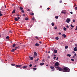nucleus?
Segmentation results:
<instances>
[{"label":"nucleus","mask_w":77,"mask_h":77,"mask_svg":"<svg viewBox=\"0 0 77 77\" xmlns=\"http://www.w3.org/2000/svg\"><path fill=\"white\" fill-rule=\"evenodd\" d=\"M56 68L57 69H58L57 70H58L59 71L63 72H69L70 70V69L66 67L61 68L59 66H57L56 67Z\"/></svg>","instance_id":"1"},{"label":"nucleus","mask_w":77,"mask_h":77,"mask_svg":"<svg viewBox=\"0 0 77 77\" xmlns=\"http://www.w3.org/2000/svg\"><path fill=\"white\" fill-rule=\"evenodd\" d=\"M60 65V64L58 63V62H56L55 64V66H54V67L55 68L56 66H58Z\"/></svg>","instance_id":"2"},{"label":"nucleus","mask_w":77,"mask_h":77,"mask_svg":"<svg viewBox=\"0 0 77 77\" xmlns=\"http://www.w3.org/2000/svg\"><path fill=\"white\" fill-rule=\"evenodd\" d=\"M50 68L52 69H51L52 71H54L55 70V69L54 67L52 66H50Z\"/></svg>","instance_id":"3"},{"label":"nucleus","mask_w":77,"mask_h":77,"mask_svg":"<svg viewBox=\"0 0 77 77\" xmlns=\"http://www.w3.org/2000/svg\"><path fill=\"white\" fill-rule=\"evenodd\" d=\"M70 21V19H68L66 20V22L67 23H69Z\"/></svg>","instance_id":"4"},{"label":"nucleus","mask_w":77,"mask_h":77,"mask_svg":"<svg viewBox=\"0 0 77 77\" xmlns=\"http://www.w3.org/2000/svg\"><path fill=\"white\" fill-rule=\"evenodd\" d=\"M16 66L17 67H20V66H22V65H16Z\"/></svg>","instance_id":"5"},{"label":"nucleus","mask_w":77,"mask_h":77,"mask_svg":"<svg viewBox=\"0 0 77 77\" xmlns=\"http://www.w3.org/2000/svg\"><path fill=\"white\" fill-rule=\"evenodd\" d=\"M34 55L36 56H37V54L36 52H35L34 53Z\"/></svg>","instance_id":"6"},{"label":"nucleus","mask_w":77,"mask_h":77,"mask_svg":"<svg viewBox=\"0 0 77 77\" xmlns=\"http://www.w3.org/2000/svg\"><path fill=\"white\" fill-rule=\"evenodd\" d=\"M74 50L75 51H77V47H75Z\"/></svg>","instance_id":"7"},{"label":"nucleus","mask_w":77,"mask_h":77,"mask_svg":"<svg viewBox=\"0 0 77 77\" xmlns=\"http://www.w3.org/2000/svg\"><path fill=\"white\" fill-rule=\"evenodd\" d=\"M14 20L16 21H19L17 17H15V18L14 19Z\"/></svg>","instance_id":"8"},{"label":"nucleus","mask_w":77,"mask_h":77,"mask_svg":"<svg viewBox=\"0 0 77 77\" xmlns=\"http://www.w3.org/2000/svg\"><path fill=\"white\" fill-rule=\"evenodd\" d=\"M61 14H66V12H65V11H62L61 12Z\"/></svg>","instance_id":"9"},{"label":"nucleus","mask_w":77,"mask_h":77,"mask_svg":"<svg viewBox=\"0 0 77 77\" xmlns=\"http://www.w3.org/2000/svg\"><path fill=\"white\" fill-rule=\"evenodd\" d=\"M16 46V44H13V45H12V47L14 48Z\"/></svg>","instance_id":"10"},{"label":"nucleus","mask_w":77,"mask_h":77,"mask_svg":"<svg viewBox=\"0 0 77 77\" xmlns=\"http://www.w3.org/2000/svg\"><path fill=\"white\" fill-rule=\"evenodd\" d=\"M62 37H64V38H65L66 37V35L65 34L62 35Z\"/></svg>","instance_id":"11"},{"label":"nucleus","mask_w":77,"mask_h":77,"mask_svg":"<svg viewBox=\"0 0 77 77\" xmlns=\"http://www.w3.org/2000/svg\"><path fill=\"white\" fill-rule=\"evenodd\" d=\"M44 64V63H40V66H42Z\"/></svg>","instance_id":"12"},{"label":"nucleus","mask_w":77,"mask_h":77,"mask_svg":"<svg viewBox=\"0 0 77 77\" xmlns=\"http://www.w3.org/2000/svg\"><path fill=\"white\" fill-rule=\"evenodd\" d=\"M15 10L14 9L13 11L12 12V13L13 14H14L15 13Z\"/></svg>","instance_id":"13"},{"label":"nucleus","mask_w":77,"mask_h":77,"mask_svg":"<svg viewBox=\"0 0 77 77\" xmlns=\"http://www.w3.org/2000/svg\"><path fill=\"white\" fill-rule=\"evenodd\" d=\"M54 53H57V50H54Z\"/></svg>","instance_id":"14"},{"label":"nucleus","mask_w":77,"mask_h":77,"mask_svg":"<svg viewBox=\"0 0 77 77\" xmlns=\"http://www.w3.org/2000/svg\"><path fill=\"white\" fill-rule=\"evenodd\" d=\"M66 56H67V57H71V55L70 54H67L66 55Z\"/></svg>","instance_id":"15"},{"label":"nucleus","mask_w":77,"mask_h":77,"mask_svg":"<svg viewBox=\"0 0 77 77\" xmlns=\"http://www.w3.org/2000/svg\"><path fill=\"white\" fill-rule=\"evenodd\" d=\"M55 18L56 19H58V18H59V16H55Z\"/></svg>","instance_id":"16"},{"label":"nucleus","mask_w":77,"mask_h":77,"mask_svg":"<svg viewBox=\"0 0 77 77\" xmlns=\"http://www.w3.org/2000/svg\"><path fill=\"white\" fill-rule=\"evenodd\" d=\"M27 67H28V66H23V67L24 69L26 68H27Z\"/></svg>","instance_id":"17"},{"label":"nucleus","mask_w":77,"mask_h":77,"mask_svg":"<svg viewBox=\"0 0 77 77\" xmlns=\"http://www.w3.org/2000/svg\"><path fill=\"white\" fill-rule=\"evenodd\" d=\"M30 60H33V58L32 57H30Z\"/></svg>","instance_id":"18"},{"label":"nucleus","mask_w":77,"mask_h":77,"mask_svg":"<svg viewBox=\"0 0 77 77\" xmlns=\"http://www.w3.org/2000/svg\"><path fill=\"white\" fill-rule=\"evenodd\" d=\"M39 60V58H37L36 60H35V62H37Z\"/></svg>","instance_id":"19"},{"label":"nucleus","mask_w":77,"mask_h":77,"mask_svg":"<svg viewBox=\"0 0 77 77\" xmlns=\"http://www.w3.org/2000/svg\"><path fill=\"white\" fill-rule=\"evenodd\" d=\"M14 49H12L11 50V52H14Z\"/></svg>","instance_id":"20"},{"label":"nucleus","mask_w":77,"mask_h":77,"mask_svg":"<svg viewBox=\"0 0 77 77\" xmlns=\"http://www.w3.org/2000/svg\"><path fill=\"white\" fill-rule=\"evenodd\" d=\"M55 39L57 40H59V38L57 37H56Z\"/></svg>","instance_id":"21"},{"label":"nucleus","mask_w":77,"mask_h":77,"mask_svg":"<svg viewBox=\"0 0 77 77\" xmlns=\"http://www.w3.org/2000/svg\"><path fill=\"white\" fill-rule=\"evenodd\" d=\"M30 14L31 15H32V16H33L34 15V13H31Z\"/></svg>","instance_id":"22"},{"label":"nucleus","mask_w":77,"mask_h":77,"mask_svg":"<svg viewBox=\"0 0 77 77\" xmlns=\"http://www.w3.org/2000/svg\"><path fill=\"white\" fill-rule=\"evenodd\" d=\"M35 45L36 46H39V45L38 44H37V43H36V44H35Z\"/></svg>","instance_id":"23"},{"label":"nucleus","mask_w":77,"mask_h":77,"mask_svg":"<svg viewBox=\"0 0 77 77\" xmlns=\"http://www.w3.org/2000/svg\"><path fill=\"white\" fill-rule=\"evenodd\" d=\"M25 20H29V19L28 17H26L25 19Z\"/></svg>","instance_id":"24"},{"label":"nucleus","mask_w":77,"mask_h":77,"mask_svg":"<svg viewBox=\"0 0 77 77\" xmlns=\"http://www.w3.org/2000/svg\"><path fill=\"white\" fill-rule=\"evenodd\" d=\"M33 70H37V69L36 68H33Z\"/></svg>","instance_id":"25"},{"label":"nucleus","mask_w":77,"mask_h":77,"mask_svg":"<svg viewBox=\"0 0 77 77\" xmlns=\"http://www.w3.org/2000/svg\"><path fill=\"white\" fill-rule=\"evenodd\" d=\"M65 49H67L68 48V46H66L65 47Z\"/></svg>","instance_id":"26"},{"label":"nucleus","mask_w":77,"mask_h":77,"mask_svg":"<svg viewBox=\"0 0 77 77\" xmlns=\"http://www.w3.org/2000/svg\"><path fill=\"white\" fill-rule=\"evenodd\" d=\"M6 38L7 39H9V37L8 36H7L6 37Z\"/></svg>","instance_id":"27"},{"label":"nucleus","mask_w":77,"mask_h":77,"mask_svg":"<svg viewBox=\"0 0 77 77\" xmlns=\"http://www.w3.org/2000/svg\"><path fill=\"white\" fill-rule=\"evenodd\" d=\"M70 26L71 27H72V28H74V26H73L72 24H71Z\"/></svg>","instance_id":"28"},{"label":"nucleus","mask_w":77,"mask_h":77,"mask_svg":"<svg viewBox=\"0 0 77 77\" xmlns=\"http://www.w3.org/2000/svg\"><path fill=\"white\" fill-rule=\"evenodd\" d=\"M35 18L34 17H33V18H32V20H35Z\"/></svg>","instance_id":"29"},{"label":"nucleus","mask_w":77,"mask_h":77,"mask_svg":"<svg viewBox=\"0 0 77 77\" xmlns=\"http://www.w3.org/2000/svg\"><path fill=\"white\" fill-rule=\"evenodd\" d=\"M63 29L65 31L66 30V29L65 27H64Z\"/></svg>","instance_id":"30"},{"label":"nucleus","mask_w":77,"mask_h":77,"mask_svg":"<svg viewBox=\"0 0 77 77\" xmlns=\"http://www.w3.org/2000/svg\"><path fill=\"white\" fill-rule=\"evenodd\" d=\"M51 25L52 26H54V23H52Z\"/></svg>","instance_id":"31"},{"label":"nucleus","mask_w":77,"mask_h":77,"mask_svg":"<svg viewBox=\"0 0 77 77\" xmlns=\"http://www.w3.org/2000/svg\"><path fill=\"white\" fill-rule=\"evenodd\" d=\"M20 10H23V8L22 7H20Z\"/></svg>","instance_id":"32"},{"label":"nucleus","mask_w":77,"mask_h":77,"mask_svg":"<svg viewBox=\"0 0 77 77\" xmlns=\"http://www.w3.org/2000/svg\"><path fill=\"white\" fill-rule=\"evenodd\" d=\"M17 19H18V20L20 19V17H19V16L17 17Z\"/></svg>","instance_id":"33"},{"label":"nucleus","mask_w":77,"mask_h":77,"mask_svg":"<svg viewBox=\"0 0 77 77\" xmlns=\"http://www.w3.org/2000/svg\"><path fill=\"white\" fill-rule=\"evenodd\" d=\"M66 27L67 28H69V26L68 25H66Z\"/></svg>","instance_id":"34"},{"label":"nucleus","mask_w":77,"mask_h":77,"mask_svg":"<svg viewBox=\"0 0 77 77\" xmlns=\"http://www.w3.org/2000/svg\"><path fill=\"white\" fill-rule=\"evenodd\" d=\"M71 60H72V61L74 62V60L73 59H71Z\"/></svg>","instance_id":"35"},{"label":"nucleus","mask_w":77,"mask_h":77,"mask_svg":"<svg viewBox=\"0 0 77 77\" xmlns=\"http://www.w3.org/2000/svg\"><path fill=\"white\" fill-rule=\"evenodd\" d=\"M15 64H11V66H15Z\"/></svg>","instance_id":"36"},{"label":"nucleus","mask_w":77,"mask_h":77,"mask_svg":"<svg viewBox=\"0 0 77 77\" xmlns=\"http://www.w3.org/2000/svg\"><path fill=\"white\" fill-rule=\"evenodd\" d=\"M32 64H30L29 65V66L30 67H32Z\"/></svg>","instance_id":"37"},{"label":"nucleus","mask_w":77,"mask_h":77,"mask_svg":"<svg viewBox=\"0 0 77 77\" xmlns=\"http://www.w3.org/2000/svg\"><path fill=\"white\" fill-rule=\"evenodd\" d=\"M54 29H57V27L56 26H55V27H54Z\"/></svg>","instance_id":"38"},{"label":"nucleus","mask_w":77,"mask_h":77,"mask_svg":"<svg viewBox=\"0 0 77 77\" xmlns=\"http://www.w3.org/2000/svg\"><path fill=\"white\" fill-rule=\"evenodd\" d=\"M21 12L23 13L24 12V11L23 10H22V11H21Z\"/></svg>","instance_id":"39"},{"label":"nucleus","mask_w":77,"mask_h":77,"mask_svg":"<svg viewBox=\"0 0 77 77\" xmlns=\"http://www.w3.org/2000/svg\"><path fill=\"white\" fill-rule=\"evenodd\" d=\"M62 0H60V3H62Z\"/></svg>","instance_id":"40"},{"label":"nucleus","mask_w":77,"mask_h":77,"mask_svg":"<svg viewBox=\"0 0 77 77\" xmlns=\"http://www.w3.org/2000/svg\"><path fill=\"white\" fill-rule=\"evenodd\" d=\"M2 16V13H0V16Z\"/></svg>","instance_id":"41"},{"label":"nucleus","mask_w":77,"mask_h":77,"mask_svg":"<svg viewBox=\"0 0 77 77\" xmlns=\"http://www.w3.org/2000/svg\"><path fill=\"white\" fill-rule=\"evenodd\" d=\"M50 9V8H47V10H49Z\"/></svg>","instance_id":"42"},{"label":"nucleus","mask_w":77,"mask_h":77,"mask_svg":"<svg viewBox=\"0 0 77 77\" xmlns=\"http://www.w3.org/2000/svg\"><path fill=\"white\" fill-rule=\"evenodd\" d=\"M27 11H29V12H30V9H28Z\"/></svg>","instance_id":"43"},{"label":"nucleus","mask_w":77,"mask_h":77,"mask_svg":"<svg viewBox=\"0 0 77 77\" xmlns=\"http://www.w3.org/2000/svg\"><path fill=\"white\" fill-rule=\"evenodd\" d=\"M9 32H10V33H12V32L11 31H9Z\"/></svg>","instance_id":"44"},{"label":"nucleus","mask_w":77,"mask_h":77,"mask_svg":"<svg viewBox=\"0 0 77 77\" xmlns=\"http://www.w3.org/2000/svg\"><path fill=\"white\" fill-rule=\"evenodd\" d=\"M76 29H75V30L77 31V26H76Z\"/></svg>","instance_id":"45"},{"label":"nucleus","mask_w":77,"mask_h":77,"mask_svg":"<svg viewBox=\"0 0 77 77\" xmlns=\"http://www.w3.org/2000/svg\"><path fill=\"white\" fill-rule=\"evenodd\" d=\"M75 10H77V7H75Z\"/></svg>","instance_id":"46"},{"label":"nucleus","mask_w":77,"mask_h":77,"mask_svg":"<svg viewBox=\"0 0 77 77\" xmlns=\"http://www.w3.org/2000/svg\"><path fill=\"white\" fill-rule=\"evenodd\" d=\"M58 57H57V59H56L57 60H58Z\"/></svg>","instance_id":"47"},{"label":"nucleus","mask_w":77,"mask_h":77,"mask_svg":"<svg viewBox=\"0 0 77 77\" xmlns=\"http://www.w3.org/2000/svg\"><path fill=\"white\" fill-rule=\"evenodd\" d=\"M70 13L71 14H73V12H72V11H71L70 12Z\"/></svg>","instance_id":"48"},{"label":"nucleus","mask_w":77,"mask_h":77,"mask_svg":"<svg viewBox=\"0 0 77 77\" xmlns=\"http://www.w3.org/2000/svg\"><path fill=\"white\" fill-rule=\"evenodd\" d=\"M73 23H74L75 22V20H73Z\"/></svg>","instance_id":"49"},{"label":"nucleus","mask_w":77,"mask_h":77,"mask_svg":"<svg viewBox=\"0 0 77 77\" xmlns=\"http://www.w3.org/2000/svg\"><path fill=\"white\" fill-rule=\"evenodd\" d=\"M35 38H37V39H38V37L36 36V37H35Z\"/></svg>","instance_id":"50"},{"label":"nucleus","mask_w":77,"mask_h":77,"mask_svg":"<svg viewBox=\"0 0 77 77\" xmlns=\"http://www.w3.org/2000/svg\"><path fill=\"white\" fill-rule=\"evenodd\" d=\"M58 34L60 35H61V33L60 32L58 33Z\"/></svg>","instance_id":"51"},{"label":"nucleus","mask_w":77,"mask_h":77,"mask_svg":"<svg viewBox=\"0 0 77 77\" xmlns=\"http://www.w3.org/2000/svg\"><path fill=\"white\" fill-rule=\"evenodd\" d=\"M35 57H36V56L34 55V56H33V57H34V58Z\"/></svg>","instance_id":"52"},{"label":"nucleus","mask_w":77,"mask_h":77,"mask_svg":"<svg viewBox=\"0 0 77 77\" xmlns=\"http://www.w3.org/2000/svg\"><path fill=\"white\" fill-rule=\"evenodd\" d=\"M56 58V57H54V60Z\"/></svg>","instance_id":"53"},{"label":"nucleus","mask_w":77,"mask_h":77,"mask_svg":"<svg viewBox=\"0 0 77 77\" xmlns=\"http://www.w3.org/2000/svg\"><path fill=\"white\" fill-rule=\"evenodd\" d=\"M25 16V14H23V16L24 17Z\"/></svg>","instance_id":"54"},{"label":"nucleus","mask_w":77,"mask_h":77,"mask_svg":"<svg viewBox=\"0 0 77 77\" xmlns=\"http://www.w3.org/2000/svg\"><path fill=\"white\" fill-rule=\"evenodd\" d=\"M75 57V56H73L72 57V58H74Z\"/></svg>","instance_id":"55"},{"label":"nucleus","mask_w":77,"mask_h":77,"mask_svg":"<svg viewBox=\"0 0 77 77\" xmlns=\"http://www.w3.org/2000/svg\"><path fill=\"white\" fill-rule=\"evenodd\" d=\"M15 48L17 49V48H19V46H18V47H16Z\"/></svg>","instance_id":"56"},{"label":"nucleus","mask_w":77,"mask_h":77,"mask_svg":"<svg viewBox=\"0 0 77 77\" xmlns=\"http://www.w3.org/2000/svg\"><path fill=\"white\" fill-rule=\"evenodd\" d=\"M74 55H75V56H77V54H74Z\"/></svg>","instance_id":"57"},{"label":"nucleus","mask_w":77,"mask_h":77,"mask_svg":"<svg viewBox=\"0 0 77 77\" xmlns=\"http://www.w3.org/2000/svg\"><path fill=\"white\" fill-rule=\"evenodd\" d=\"M39 43H40V44H41V43H42V42H40V41H39Z\"/></svg>","instance_id":"58"},{"label":"nucleus","mask_w":77,"mask_h":77,"mask_svg":"<svg viewBox=\"0 0 77 77\" xmlns=\"http://www.w3.org/2000/svg\"><path fill=\"white\" fill-rule=\"evenodd\" d=\"M17 48H15V49H14V50H17Z\"/></svg>","instance_id":"59"},{"label":"nucleus","mask_w":77,"mask_h":77,"mask_svg":"<svg viewBox=\"0 0 77 77\" xmlns=\"http://www.w3.org/2000/svg\"><path fill=\"white\" fill-rule=\"evenodd\" d=\"M48 53H50V51H48Z\"/></svg>","instance_id":"60"},{"label":"nucleus","mask_w":77,"mask_h":77,"mask_svg":"<svg viewBox=\"0 0 77 77\" xmlns=\"http://www.w3.org/2000/svg\"><path fill=\"white\" fill-rule=\"evenodd\" d=\"M19 15H18V14H17L16 15V16H19Z\"/></svg>","instance_id":"61"},{"label":"nucleus","mask_w":77,"mask_h":77,"mask_svg":"<svg viewBox=\"0 0 77 77\" xmlns=\"http://www.w3.org/2000/svg\"><path fill=\"white\" fill-rule=\"evenodd\" d=\"M42 6H40V8H42Z\"/></svg>","instance_id":"62"},{"label":"nucleus","mask_w":77,"mask_h":77,"mask_svg":"<svg viewBox=\"0 0 77 77\" xmlns=\"http://www.w3.org/2000/svg\"><path fill=\"white\" fill-rule=\"evenodd\" d=\"M11 43H12V41H11Z\"/></svg>","instance_id":"63"},{"label":"nucleus","mask_w":77,"mask_h":77,"mask_svg":"<svg viewBox=\"0 0 77 77\" xmlns=\"http://www.w3.org/2000/svg\"><path fill=\"white\" fill-rule=\"evenodd\" d=\"M23 68V67H21V69H22Z\"/></svg>","instance_id":"64"}]
</instances>
